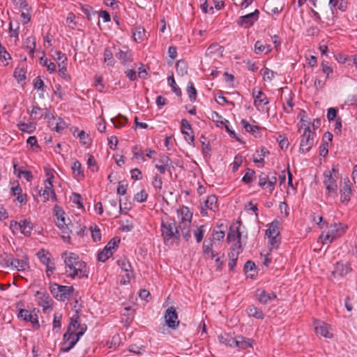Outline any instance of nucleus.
<instances>
[{"mask_svg": "<svg viewBox=\"0 0 357 357\" xmlns=\"http://www.w3.org/2000/svg\"><path fill=\"white\" fill-rule=\"evenodd\" d=\"M62 258L64 259L66 273L70 278H88L86 264L76 254L65 252L62 254Z\"/></svg>", "mask_w": 357, "mask_h": 357, "instance_id": "1", "label": "nucleus"}, {"mask_svg": "<svg viewBox=\"0 0 357 357\" xmlns=\"http://www.w3.org/2000/svg\"><path fill=\"white\" fill-rule=\"evenodd\" d=\"M161 232L166 244L172 239L179 240L180 232L174 220L165 218L162 220Z\"/></svg>", "mask_w": 357, "mask_h": 357, "instance_id": "2", "label": "nucleus"}, {"mask_svg": "<svg viewBox=\"0 0 357 357\" xmlns=\"http://www.w3.org/2000/svg\"><path fill=\"white\" fill-rule=\"evenodd\" d=\"M54 212L55 216L56 217L55 222L61 231V237L65 242L69 243L70 239V234L71 233V230L69 227L70 220L69 218H66L64 211L58 206H55Z\"/></svg>", "mask_w": 357, "mask_h": 357, "instance_id": "3", "label": "nucleus"}, {"mask_svg": "<svg viewBox=\"0 0 357 357\" xmlns=\"http://www.w3.org/2000/svg\"><path fill=\"white\" fill-rule=\"evenodd\" d=\"M347 229V226L342 223H334L331 225L329 230L326 234L323 233L320 238L324 244L331 243L344 234Z\"/></svg>", "mask_w": 357, "mask_h": 357, "instance_id": "4", "label": "nucleus"}, {"mask_svg": "<svg viewBox=\"0 0 357 357\" xmlns=\"http://www.w3.org/2000/svg\"><path fill=\"white\" fill-rule=\"evenodd\" d=\"M50 289L52 296L61 301L69 299L74 291L73 286H63L56 283L50 284Z\"/></svg>", "mask_w": 357, "mask_h": 357, "instance_id": "5", "label": "nucleus"}, {"mask_svg": "<svg viewBox=\"0 0 357 357\" xmlns=\"http://www.w3.org/2000/svg\"><path fill=\"white\" fill-rule=\"evenodd\" d=\"M316 133L312 132L309 126H307L301 135L300 151L302 153L308 152L314 144Z\"/></svg>", "mask_w": 357, "mask_h": 357, "instance_id": "6", "label": "nucleus"}, {"mask_svg": "<svg viewBox=\"0 0 357 357\" xmlns=\"http://www.w3.org/2000/svg\"><path fill=\"white\" fill-rule=\"evenodd\" d=\"M46 175L47 178L44 181L45 189L40 194V196L43 197V200L44 202H46L50 198L52 199V201L56 202V196L53 189L52 184V179L54 178L53 173L50 170L46 172Z\"/></svg>", "mask_w": 357, "mask_h": 357, "instance_id": "7", "label": "nucleus"}, {"mask_svg": "<svg viewBox=\"0 0 357 357\" xmlns=\"http://www.w3.org/2000/svg\"><path fill=\"white\" fill-rule=\"evenodd\" d=\"M277 178L275 175H270L265 172H261L259 175V185L262 188H267L270 193L275 189Z\"/></svg>", "mask_w": 357, "mask_h": 357, "instance_id": "8", "label": "nucleus"}, {"mask_svg": "<svg viewBox=\"0 0 357 357\" xmlns=\"http://www.w3.org/2000/svg\"><path fill=\"white\" fill-rule=\"evenodd\" d=\"M324 184L326 186L328 192V195L333 197H336L337 195V185L335 178L332 176V172L328 171L324 172Z\"/></svg>", "mask_w": 357, "mask_h": 357, "instance_id": "9", "label": "nucleus"}, {"mask_svg": "<svg viewBox=\"0 0 357 357\" xmlns=\"http://www.w3.org/2000/svg\"><path fill=\"white\" fill-rule=\"evenodd\" d=\"M314 331L317 335H319L325 338H332L333 334L332 333V328L327 323L315 319L314 321Z\"/></svg>", "mask_w": 357, "mask_h": 357, "instance_id": "10", "label": "nucleus"}, {"mask_svg": "<svg viewBox=\"0 0 357 357\" xmlns=\"http://www.w3.org/2000/svg\"><path fill=\"white\" fill-rule=\"evenodd\" d=\"M64 342L61 350L63 352H68L73 349L77 342L79 341V337L75 334V330L68 333V331L63 335Z\"/></svg>", "mask_w": 357, "mask_h": 357, "instance_id": "11", "label": "nucleus"}, {"mask_svg": "<svg viewBox=\"0 0 357 357\" xmlns=\"http://www.w3.org/2000/svg\"><path fill=\"white\" fill-rule=\"evenodd\" d=\"M340 192L341 202L347 204L352 195L351 183L349 178H344L343 182L340 183Z\"/></svg>", "mask_w": 357, "mask_h": 357, "instance_id": "12", "label": "nucleus"}, {"mask_svg": "<svg viewBox=\"0 0 357 357\" xmlns=\"http://www.w3.org/2000/svg\"><path fill=\"white\" fill-rule=\"evenodd\" d=\"M35 296L38 305L43 307V312L52 309V299L46 291H37Z\"/></svg>", "mask_w": 357, "mask_h": 357, "instance_id": "13", "label": "nucleus"}, {"mask_svg": "<svg viewBox=\"0 0 357 357\" xmlns=\"http://www.w3.org/2000/svg\"><path fill=\"white\" fill-rule=\"evenodd\" d=\"M165 319L167 325L171 328L175 329L179 324L178 315L174 307H169L166 310Z\"/></svg>", "mask_w": 357, "mask_h": 357, "instance_id": "14", "label": "nucleus"}, {"mask_svg": "<svg viewBox=\"0 0 357 357\" xmlns=\"http://www.w3.org/2000/svg\"><path fill=\"white\" fill-rule=\"evenodd\" d=\"M18 317L24 321L31 322L34 327H39V323L37 314L36 313V309H34L32 312L25 309H21L19 312Z\"/></svg>", "mask_w": 357, "mask_h": 357, "instance_id": "15", "label": "nucleus"}, {"mask_svg": "<svg viewBox=\"0 0 357 357\" xmlns=\"http://www.w3.org/2000/svg\"><path fill=\"white\" fill-rule=\"evenodd\" d=\"M259 14V10H255L253 13L241 16L238 20V24L241 26L250 27L258 20Z\"/></svg>", "mask_w": 357, "mask_h": 357, "instance_id": "16", "label": "nucleus"}, {"mask_svg": "<svg viewBox=\"0 0 357 357\" xmlns=\"http://www.w3.org/2000/svg\"><path fill=\"white\" fill-rule=\"evenodd\" d=\"M218 208V199L215 195H211L207 197L206 200L204 202V205L202 206L201 208V214L203 216L207 215L206 209H209L213 212H215Z\"/></svg>", "mask_w": 357, "mask_h": 357, "instance_id": "17", "label": "nucleus"}, {"mask_svg": "<svg viewBox=\"0 0 357 357\" xmlns=\"http://www.w3.org/2000/svg\"><path fill=\"white\" fill-rule=\"evenodd\" d=\"M351 271V268L349 264H344L339 261L335 264L332 274L334 278L343 277L349 273Z\"/></svg>", "mask_w": 357, "mask_h": 357, "instance_id": "18", "label": "nucleus"}, {"mask_svg": "<svg viewBox=\"0 0 357 357\" xmlns=\"http://www.w3.org/2000/svg\"><path fill=\"white\" fill-rule=\"evenodd\" d=\"M181 132L184 135L185 139L188 144H192L195 141L194 135H192V128L189 122L186 119H182L181 122Z\"/></svg>", "mask_w": 357, "mask_h": 357, "instance_id": "19", "label": "nucleus"}, {"mask_svg": "<svg viewBox=\"0 0 357 357\" xmlns=\"http://www.w3.org/2000/svg\"><path fill=\"white\" fill-rule=\"evenodd\" d=\"M49 127L52 130L60 132L66 128V123L62 119L52 116L49 121Z\"/></svg>", "mask_w": 357, "mask_h": 357, "instance_id": "20", "label": "nucleus"}, {"mask_svg": "<svg viewBox=\"0 0 357 357\" xmlns=\"http://www.w3.org/2000/svg\"><path fill=\"white\" fill-rule=\"evenodd\" d=\"M257 296L259 301L262 304H267L271 301L276 298V295L273 292L268 293L264 290L258 289L257 291Z\"/></svg>", "mask_w": 357, "mask_h": 357, "instance_id": "21", "label": "nucleus"}, {"mask_svg": "<svg viewBox=\"0 0 357 357\" xmlns=\"http://www.w3.org/2000/svg\"><path fill=\"white\" fill-rule=\"evenodd\" d=\"M253 96L255 97L254 105L258 109H259V106H261V104L264 105L268 104L266 96L262 91H256L255 89H254Z\"/></svg>", "mask_w": 357, "mask_h": 357, "instance_id": "22", "label": "nucleus"}, {"mask_svg": "<svg viewBox=\"0 0 357 357\" xmlns=\"http://www.w3.org/2000/svg\"><path fill=\"white\" fill-rule=\"evenodd\" d=\"M254 340L245 337L238 335L236 337V347H239L241 349H245L248 347H252Z\"/></svg>", "mask_w": 357, "mask_h": 357, "instance_id": "23", "label": "nucleus"}, {"mask_svg": "<svg viewBox=\"0 0 357 357\" xmlns=\"http://www.w3.org/2000/svg\"><path fill=\"white\" fill-rule=\"evenodd\" d=\"M280 222L278 220H274L269 225L266 231L267 236H280Z\"/></svg>", "mask_w": 357, "mask_h": 357, "instance_id": "24", "label": "nucleus"}, {"mask_svg": "<svg viewBox=\"0 0 357 357\" xmlns=\"http://www.w3.org/2000/svg\"><path fill=\"white\" fill-rule=\"evenodd\" d=\"M19 229L24 236H29L33 229V225L30 220H21L19 225Z\"/></svg>", "mask_w": 357, "mask_h": 357, "instance_id": "25", "label": "nucleus"}, {"mask_svg": "<svg viewBox=\"0 0 357 357\" xmlns=\"http://www.w3.org/2000/svg\"><path fill=\"white\" fill-rule=\"evenodd\" d=\"M118 265L122 271L126 273V277L129 279L132 275V270L130 264L127 259L123 258L117 261Z\"/></svg>", "mask_w": 357, "mask_h": 357, "instance_id": "26", "label": "nucleus"}, {"mask_svg": "<svg viewBox=\"0 0 357 357\" xmlns=\"http://www.w3.org/2000/svg\"><path fill=\"white\" fill-rule=\"evenodd\" d=\"M179 221L191 222L192 213L188 207H183L177 211Z\"/></svg>", "mask_w": 357, "mask_h": 357, "instance_id": "27", "label": "nucleus"}, {"mask_svg": "<svg viewBox=\"0 0 357 357\" xmlns=\"http://www.w3.org/2000/svg\"><path fill=\"white\" fill-rule=\"evenodd\" d=\"M37 256L39 258L40 262L45 266L54 264L53 259L50 257L51 255L44 249H41L37 253Z\"/></svg>", "mask_w": 357, "mask_h": 357, "instance_id": "28", "label": "nucleus"}, {"mask_svg": "<svg viewBox=\"0 0 357 357\" xmlns=\"http://www.w3.org/2000/svg\"><path fill=\"white\" fill-rule=\"evenodd\" d=\"M132 36L137 43H141L146 38V31L142 26L132 29Z\"/></svg>", "mask_w": 357, "mask_h": 357, "instance_id": "29", "label": "nucleus"}, {"mask_svg": "<svg viewBox=\"0 0 357 357\" xmlns=\"http://www.w3.org/2000/svg\"><path fill=\"white\" fill-rule=\"evenodd\" d=\"M246 312L250 317H253L256 319H263L264 317L262 310L254 305L248 306Z\"/></svg>", "mask_w": 357, "mask_h": 357, "instance_id": "30", "label": "nucleus"}, {"mask_svg": "<svg viewBox=\"0 0 357 357\" xmlns=\"http://www.w3.org/2000/svg\"><path fill=\"white\" fill-rule=\"evenodd\" d=\"M24 48L31 56H33L36 49V39L33 36L28 37L24 42Z\"/></svg>", "mask_w": 357, "mask_h": 357, "instance_id": "31", "label": "nucleus"}, {"mask_svg": "<svg viewBox=\"0 0 357 357\" xmlns=\"http://www.w3.org/2000/svg\"><path fill=\"white\" fill-rule=\"evenodd\" d=\"M12 192L13 195L17 196V200L20 203H26V195L22 193V188L20 185H17L11 188Z\"/></svg>", "mask_w": 357, "mask_h": 357, "instance_id": "32", "label": "nucleus"}, {"mask_svg": "<svg viewBox=\"0 0 357 357\" xmlns=\"http://www.w3.org/2000/svg\"><path fill=\"white\" fill-rule=\"evenodd\" d=\"M116 57L123 63L132 61V54L131 52L128 50H121L118 53L116 54Z\"/></svg>", "mask_w": 357, "mask_h": 357, "instance_id": "33", "label": "nucleus"}, {"mask_svg": "<svg viewBox=\"0 0 357 357\" xmlns=\"http://www.w3.org/2000/svg\"><path fill=\"white\" fill-rule=\"evenodd\" d=\"M13 267L15 268L19 271H22L29 268V261L27 259H14Z\"/></svg>", "mask_w": 357, "mask_h": 357, "instance_id": "34", "label": "nucleus"}, {"mask_svg": "<svg viewBox=\"0 0 357 357\" xmlns=\"http://www.w3.org/2000/svg\"><path fill=\"white\" fill-rule=\"evenodd\" d=\"M271 51L270 45H264L261 41L257 40L255 44V52L257 54L265 52L268 54Z\"/></svg>", "mask_w": 357, "mask_h": 357, "instance_id": "35", "label": "nucleus"}, {"mask_svg": "<svg viewBox=\"0 0 357 357\" xmlns=\"http://www.w3.org/2000/svg\"><path fill=\"white\" fill-rule=\"evenodd\" d=\"M14 259L12 255L3 253L0 256V264L6 267L12 266Z\"/></svg>", "mask_w": 357, "mask_h": 357, "instance_id": "36", "label": "nucleus"}, {"mask_svg": "<svg viewBox=\"0 0 357 357\" xmlns=\"http://www.w3.org/2000/svg\"><path fill=\"white\" fill-rule=\"evenodd\" d=\"M241 123L246 132H250L253 135L259 133V128L257 125L250 124L245 119H242Z\"/></svg>", "mask_w": 357, "mask_h": 357, "instance_id": "37", "label": "nucleus"}, {"mask_svg": "<svg viewBox=\"0 0 357 357\" xmlns=\"http://www.w3.org/2000/svg\"><path fill=\"white\" fill-rule=\"evenodd\" d=\"M112 122L116 128H121L124 126L127 122V118L121 114H119L116 118L112 119Z\"/></svg>", "mask_w": 357, "mask_h": 357, "instance_id": "38", "label": "nucleus"}, {"mask_svg": "<svg viewBox=\"0 0 357 357\" xmlns=\"http://www.w3.org/2000/svg\"><path fill=\"white\" fill-rule=\"evenodd\" d=\"M121 199H119V205L118 204V201L116 199H111L109 200V214L112 215L113 213V211H116L118 214L121 213Z\"/></svg>", "mask_w": 357, "mask_h": 357, "instance_id": "39", "label": "nucleus"}, {"mask_svg": "<svg viewBox=\"0 0 357 357\" xmlns=\"http://www.w3.org/2000/svg\"><path fill=\"white\" fill-rule=\"evenodd\" d=\"M176 72L178 75L183 76L187 74L188 66L183 60H179L176 63Z\"/></svg>", "mask_w": 357, "mask_h": 357, "instance_id": "40", "label": "nucleus"}, {"mask_svg": "<svg viewBox=\"0 0 357 357\" xmlns=\"http://www.w3.org/2000/svg\"><path fill=\"white\" fill-rule=\"evenodd\" d=\"M223 52V47L217 43L211 45L208 50V54L222 55Z\"/></svg>", "mask_w": 357, "mask_h": 357, "instance_id": "41", "label": "nucleus"}, {"mask_svg": "<svg viewBox=\"0 0 357 357\" xmlns=\"http://www.w3.org/2000/svg\"><path fill=\"white\" fill-rule=\"evenodd\" d=\"M72 169L73 172V174L76 177L78 178H83L84 177V172L82 170V164L78 161L76 160L73 162L72 166Z\"/></svg>", "mask_w": 357, "mask_h": 357, "instance_id": "42", "label": "nucleus"}, {"mask_svg": "<svg viewBox=\"0 0 357 357\" xmlns=\"http://www.w3.org/2000/svg\"><path fill=\"white\" fill-rule=\"evenodd\" d=\"M220 338L221 342L225 344L226 345H228L231 347H236V337L233 338L229 335L226 334L225 335H221Z\"/></svg>", "mask_w": 357, "mask_h": 357, "instance_id": "43", "label": "nucleus"}, {"mask_svg": "<svg viewBox=\"0 0 357 357\" xmlns=\"http://www.w3.org/2000/svg\"><path fill=\"white\" fill-rule=\"evenodd\" d=\"M241 234L239 232L238 229L234 230V229H230L229 233L227 234V241L229 243L235 241L236 240L239 241V240H241Z\"/></svg>", "mask_w": 357, "mask_h": 357, "instance_id": "44", "label": "nucleus"}, {"mask_svg": "<svg viewBox=\"0 0 357 357\" xmlns=\"http://www.w3.org/2000/svg\"><path fill=\"white\" fill-rule=\"evenodd\" d=\"M17 127L22 132H26L29 133H31L34 131L36 129V126L33 123H21L17 125Z\"/></svg>", "mask_w": 357, "mask_h": 357, "instance_id": "45", "label": "nucleus"}, {"mask_svg": "<svg viewBox=\"0 0 357 357\" xmlns=\"http://www.w3.org/2000/svg\"><path fill=\"white\" fill-rule=\"evenodd\" d=\"M14 77L18 82L24 81L26 79V71L23 68H17L14 71Z\"/></svg>", "mask_w": 357, "mask_h": 357, "instance_id": "46", "label": "nucleus"}, {"mask_svg": "<svg viewBox=\"0 0 357 357\" xmlns=\"http://www.w3.org/2000/svg\"><path fill=\"white\" fill-rule=\"evenodd\" d=\"M212 240H209L208 241H205L203 244V252L204 254H209L211 253V257L212 259L215 258V255L214 252L212 250Z\"/></svg>", "mask_w": 357, "mask_h": 357, "instance_id": "47", "label": "nucleus"}, {"mask_svg": "<svg viewBox=\"0 0 357 357\" xmlns=\"http://www.w3.org/2000/svg\"><path fill=\"white\" fill-rule=\"evenodd\" d=\"M255 172L253 169H247L245 175L242 178L243 182L246 184L250 183L255 177Z\"/></svg>", "mask_w": 357, "mask_h": 357, "instance_id": "48", "label": "nucleus"}, {"mask_svg": "<svg viewBox=\"0 0 357 357\" xmlns=\"http://www.w3.org/2000/svg\"><path fill=\"white\" fill-rule=\"evenodd\" d=\"M169 86H171L173 92L178 96H181L182 94L181 89L177 86L175 79L173 76L168 78Z\"/></svg>", "mask_w": 357, "mask_h": 357, "instance_id": "49", "label": "nucleus"}, {"mask_svg": "<svg viewBox=\"0 0 357 357\" xmlns=\"http://www.w3.org/2000/svg\"><path fill=\"white\" fill-rule=\"evenodd\" d=\"M119 242V238H114L109 241L105 248L113 253V252L117 248Z\"/></svg>", "mask_w": 357, "mask_h": 357, "instance_id": "50", "label": "nucleus"}, {"mask_svg": "<svg viewBox=\"0 0 357 357\" xmlns=\"http://www.w3.org/2000/svg\"><path fill=\"white\" fill-rule=\"evenodd\" d=\"M104 61L107 65H113L114 58L113 53L109 48H105L104 51Z\"/></svg>", "mask_w": 357, "mask_h": 357, "instance_id": "51", "label": "nucleus"}, {"mask_svg": "<svg viewBox=\"0 0 357 357\" xmlns=\"http://www.w3.org/2000/svg\"><path fill=\"white\" fill-rule=\"evenodd\" d=\"M112 252L104 248L101 252L98 254V260L102 262L106 261L109 257L112 255Z\"/></svg>", "mask_w": 357, "mask_h": 357, "instance_id": "52", "label": "nucleus"}, {"mask_svg": "<svg viewBox=\"0 0 357 357\" xmlns=\"http://www.w3.org/2000/svg\"><path fill=\"white\" fill-rule=\"evenodd\" d=\"M204 226L202 225L198 227L195 230H194V236L196 238V241L197 243H199L202 241L204 234Z\"/></svg>", "mask_w": 357, "mask_h": 357, "instance_id": "53", "label": "nucleus"}, {"mask_svg": "<svg viewBox=\"0 0 357 357\" xmlns=\"http://www.w3.org/2000/svg\"><path fill=\"white\" fill-rule=\"evenodd\" d=\"M187 92L189 96L190 100L191 102H195L197 99V91L192 82H190V85L188 86Z\"/></svg>", "mask_w": 357, "mask_h": 357, "instance_id": "54", "label": "nucleus"}, {"mask_svg": "<svg viewBox=\"0 0 357 357\" xmlns=\"http://www.w3.org/2000/svg\"><path fill=\"white\" fill-rule=\"evenodd\" d=\"M70 200L74 204L77 206L78 208H81L83 207L82 202V198L79 194L73 192L72 197H70Z\"/></svg>", "mask_w": 357, "mask_h": 357, "instance_id": "55", "label": "nucleus"}, {"mask_svg": "<svg viewBox=\"0 0 357 357\" xmlns=\"http://www.w3.org/2000/svg\"><path fill=\"white\" fill-rule=\"evenodd\" d=\"M261 72L264 80L271 81L275 75V73L268 68H262Z\"/></svg>", "mask_w": 357, "mask_h": 357, "instance_id": "56", "label": "nucleus"}, {"mask_svg": "<svg viewBox=\"0 0 357 357\" xmlns=\"http://www.w3.org/2000/svg\"><path fill=\"white\" fill-rule=\"evenodd\" d=\"M66 22L70 29H74L75 28L77 22H75V15L73 13H68Z\"/></svg>", "mask_w": 357, "mask_h": 357, "instance_id": "57", "label": "nucleus"}, {"mask_svg": "<svg viewBox=\"0 0 357 357\" xmlns=\"http://www.w3.org/2000/svg\"><path fill=\"white\" fill-rule=\"evenodd\" d=\"M78 137L80 139V142L84 145H89L90 144V138L88 134H86L84 130H82L79 132Z\"/></svg>", "mask_w": 357, "mask_h": 357, "instance_id": "58", "label": "nucleus"}, {"mask_svg": "<svg viewBox=\"0 0 357 357\" xmlns=\"http://www.w3.org/2000/svg\"><path fill=\"white\" fill-rule=\"evenodd\" d=\"M268 243L271 246L272 248H278L280 243V236H268Z\"/></svg>", "mask_w": 357, "mask_h": 357, "instance_id": "59", "label": "nucleus"}, {"mask_svg": "<svg viewBox=\"0 0 357 357\" xmlns=\"http://www.w3.org/2000/svg\"><path fill=\"white\" fill-rule=\"evenodd\" d=\"M148 195L144 190H141L135 195V199L139 203L144 202L146 200Z\"/></svg>", "mask_w": 357, "mask_h": 357, "instance_id": "60", "label": "nucleus"}, {"mask_svg": "<svg viewBox=\"0 0 357 357\" xmlns=\"http://www.w3.org/2000/svg\"><path fill=\"white\" fill-rule=\"evenodd\" d=\"M78 319H79L78 316L73 317L70 319V323L68 326V331H67L68 333L71 332L73 330H75V328L77 327V325H79V324L78 322Z\"/></svg>", "mask_w": 357, "mask_h": 357, "instance_id": "61", "label": "nucleus"}, {"mask_svg": "<svg viewBox=\"0 0 357 357\" xmlns=\"http://www.w3.org/2000/svg\"><path fill=\"white\" fill-rule=\"evenodd\" d=\"M152 184L155 189L161 190L162 187V181L161 176L156 174L154 176Z\"/></svg>", "mask_w": 357, "mask_h": 357, "instance_id": "62", "label": "nucleus"}, {"mask_svg": "<svg viewBox=\"0 0 357 357\" xmlns=\"http://www.w3.org/2000/svg\"><path fill=\"white\" fill-rule=\"evenodd\" d=\"M87 165L89 168H91L92 172L98 171V167L96 166V161L94 157L92 155H89V158L87 160Z\"/></svg>", "mask_w": 357, "mask_h": 357, "instance_id": "63", "label": "nucleus"}, {"mask_svg": "<svg viewBox=\"0 0 357 357\" xmlns=\"http://www.w3.org/2000/svg\"><path fill=\"white\" fill-rule=\"evenodd\" d=\"M31 116L35 119H40L43 116L41 109L38 107H33Z\"/></svg>", "mask_w": 357, "mask_h": 357, "instance_id": "64", "label": "nucleus"}]
</instances>
